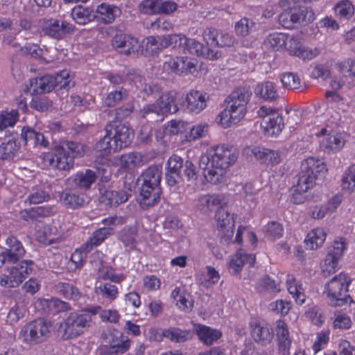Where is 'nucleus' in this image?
Listing matches in <instances>:
<instances>
[{"instance_id":"f257e3e1","label":"nucleus","mask_w":355,"mask_h":355,"mask_svg":"<svg viewBox=\"0 0 355 355\" xmlns=\"http://www.w3.org/2000/svg\"><path fill=\"white\" fill-rule=\"evenodd\" d=\"M237 157L238 153L233 147L214 146L201 155L199 166L203 170L205 178L216 184L222 180L225 169L234 164Z\"/></svg>"},{"instance_id":"f03ea898","label":"nucleus","mask_w":355,"mask_h":355,"mask_svg":"<svg viewBox=\"0 0 355 355\" xmlns=\"http://www.w3.org/2000/svg\"><path fill=\"white\" fill-rule=\"evenodd\" d=\"M251 96L252 92L245 87L233 91L225 99V107L218 114L217 123L222 128H227L240 122L246 114Z\"/></svg>"},{"instance_id":"7ed1b4c3","label":"nucleus","mask_w":355,"mask_h":355,"mask_svg":"<svg viewBox=\"0 0 355 355\" xmlns=\"http://www.w3.org/2000/svg\"><path fill=\"white\" fill-rule=\"evenodd\" d=\"M162 168L150 166L139 176L141 182L138 201L143 208H148L157 204L160 198Z\"/></svg>"},{"instance_id":"20e7f679","label":"nucleus","mask_w":355,"mask_h":355,"mask_svg":"<svg viewBox=\"0 0 355 355\" xmlns=\"http://www.w3.org/2000/svg\"><path fill=\"white\" fill-rule=\"evenodd\" d=\"M84 154L83 146L73 141H64L57 146L52 153L43 156L44 163L52 168L69 170L73 166V159Z\"/></svg>"},{"instance_id":"39448f33","label":"nucleus","mask_w":355,"mask_h":355,"mask_svg":"<svg viewBox=\"0 0 355 355\" xmlns=\"http://www.w3.org/2000/svg\"><path fill=\"white\" fill-rule=\"evenodd\" d=\"M99 307H87L82 312H71L61 324L64 339H72L83 334L90 326L92 317L97 314Z\"/></svg>"},{"instance_id":"423d86ee","label":"nucleus","mask_w":355,"mask_h":355,"mask_svg":"<svg viewBox=\"0 0 355 355\" xmlns=\"http://www.w3.org/2000/svg\"><path fill=\"white\" fill-rule=\"evenodd\" d=\"M326 173V165L322 161L309 157L302 163V171L295 186V191L299 193L306 192L313 187L315 179L324 176Z\"/></svg>"},{"instance_id":"0eeeda50","label":"nucleus","mask_w":355,"mask_h":355,"mask_svg":"<svg viewBox=\"0 0 355 355\" xmlns=\"http://www.w3.org/2000/svg\"><path fill=\"white\" fill-rule=\"evenodd\" d=\"M350 283L348 276L340 272L326 284V293L331 305L342 306L351 299L348 294Z\"/></svg>"},{"instance_id":"6e6552de","label":"nucleus","mask_w":355,"mask_h":355,"mask_svg":"<svg viewBox=\"0 0 355 355\" xmlns=\"http://www.w3.org/2000/svg\"><path fill=\"white\" fill-rule=\"evenodd\" d=\"M51 327L43 318L36 319L21 328L19 338L30 345L42 343L49 336Z\"/></svg>"},{"instance_id":"1a4fd4ad","label":"nucleus","mask_w":355,"mask_h":355,"mask_svg":"<svg viewBox=\"0 0 355 355\" xmlns=\"http://www.w3.org/2000/svg\"><path fill=\"white\" fill-rule=\"evenodd\" d=\"M32 260H22L15 266L7 269L8 274L0 276V285L6 288H16L33 271Z\"/></svg>"},{"instance_id":"9d476101","label":"nucleus","mask_w":355,"mask_h":355,"mask_svg":"<svg viewBox=\"0 0 355 355\" xmlns=\"http://www.w3.org/2000/svg\"><path fill=\"white\" fill-rule=\"evenodd\" d=\"M176 93L169 92L163 94L156 103L144 106L142 112L144 116L148 113H156L157 114H164L166 113H175L178 111L175 103Z\"/></svg>"},{"instance_id":"9b49d317","label":"nucleus","mask_w":355,"mask_h":355,"mask_svg":"<svg viewBox=\"0 0 355 355\" xmlns=\"http://www.w3.org/2000/svg\"><path fill=\"white\" fill-rule=\"evenodd\" d=\"M198 61L188 57H176L169 58L163 64V69L168 73L181 74H193L196 71Z\"/></svg>"},{"instance_id":"f8f14e48","label":"nucleus","mask_w":355,"mask_h":355,"mask_svg":"<svg viewBox=\"0 0 355 355\" xmlns=\"http://www.w3.org/2000/svg\"><path fill=\"white\" fill-rule=\"evenodd\" d=\"M42 31L46 36L62 40L73 32L74 26L66 21L51 18L44 21Z\"/></svg>"},{"instance_id":"ddd939ff","label":"nucleus","mask_w":355,"mask_h":355,"mask_svg":"<svg viewBox=\"0 0 355 355\" xmlns=\"http://www.w3.org/2000/svg\"><path fill=\"white\" fill-rule=\"evenodd\" d=\"M327 128H321L320 132H315L318 137H322L320 141V147L327 153L336 152L341 150L345 144V139L341 133H331Z\"/></svg>"},{"instance_id":"4468645a","label":"nucleus","mask_w":355,"mask_h":355,"mask_svg":"<svg viewBox=\"0 0 355 355\" xmlns=\"http://www.w3.org/2000/svg\"><path fill=\"white\" fill-rule=\"evenodd\" d=\"M108 130L111 131L112 137L118 150L128 146L132 139V132L130 129L125 125H116L109 123L107 125Z\"/></svg>"},{"instance_id":"2eb2a0df","label":"nucleus","mask_w":355,"mask_h":355,"mask_svg":"<svg viewBox=\"0 0 355 355\" xmlns=\"http://www.w3.org/2000/svg\"><path fill=\"white\" fill-rule=\"evenodd\" d=\"M202 36L204 40L211 46H230L234 43L232 36L214 28H207Z\"/></svg>"},{"instance_id":"dca6fc26","label":"nucleus","mask_w":355,"mask_h":355,"mask_svg":"<svg viewBox=\"0 0 355 355\" xmlns=\"http://www.w3.org/2000/svg\"><path fill=\"white\" fill-rule=\"evenodd\" d=\"M255 255L248 254L240 250L230 257L227 262V268L230 273L236 275L241 271L245 264L252 266L255 262Z\"/></svg>"},{"instance_id":"f3484780","label":"nucleus","mask_w":355,"mask_h":355,"mask_svg":"<svg viewBox=\"0 0 355 355\" xmlns=\"http://www.w3.org/2000/svg\"><path fill=\"white\" fill-rule=\"evenodd\" d=\"M127 78L141 92L144 98L150 96H155L160 92V87L157 84L145 83L141 76L135 71H130L127 75Z\"/></svg>"},{"instance_id":"a211bd4d","label":"nucleus","mask_w":355,"mask_h":355,"mask_svg":"<svg viewBox=\"0 0 355 355\" xmlns=\"http://www.w3.org/2000/svg\"><path fill=\"white\" fill-rule=\"evenodd\" d=\"M112 45L121 53L129 55L137 50V38L126 34H118L112 40Z\"/></svg>"},{"instance_id":"6ab92c4d","label":"nucleus","mask_w":355,"mask_h":355,"mask_svg":"<svg viewBox=\"0 0 355 355\" xmlns=\"http://www.w3.org/2000/svg\"><path fill=\"white\" fill-rule=\"evenodd\" d=\"M208 96L199 91L191 90L185 98L187 109L189 112L198 114L207 107Z\"/></svg>"},{"instance_id":"aec40b11","label":"nucleus","mask_w":355,"mask_h":355,"mask_svg":"<svg viewBox=\"0 0 355 355\" xmlns=\"http://www.w3.org/2000/svg\"><path fill=\"white\" fill-rule=\"evenodd\" d=\"M226 204L223 195H205L198 198L197 208L206 213L208 211L220 209Z\"/></svg>"},{"instance_id":"412c9836","label":"nucleus","mask_w":355,"mask_h":355,"mask_svg":"<svg viewBox=\"0 0 355 355\" xmlns=\"http://www.w3.org/2000/svg\"><path fill=\"white\" fill-rule=\"evenodd\" d=\"M121 14V9L116 6L103 3L97 6L94 18L103 24H108L112 23Z\"/></svg>"},{"instance_id":"4be33fe9","label":"nucleus","mask_w":355,"mask_h":355,"mask_svg":"<svg viewBox=\"0 0 355 355\" xmlns=\"http://www.w3.org/2000/svg\"><path fill=\"white\" fill-rule=\"evenodd\" d=\"M251 336L255 342L266 345L270 343L273 334L272 329L267 324H261L257 321L250 323Z\"/></svg>"},{"instance_id":"5701e85b","label":"nucleus","mask_w":355,"mask_h":355,"mask_svg":"<svg viewBox=\"0 0 355 355\" xmlns=\"http://www.w3.org/2000/svg\"><path fill=\"white\" fill-rule=\"evenodd\" d=\"M8 248L4 250L7 261L10 263L17 262L25 254V249L21 243L15 236H8L6 240Z\"/></svg>"},{"instance_id":"b1692460","label":"nucleus","mask_w":355,"mask_h":355,"mask_svg":"<svg viewBox=\"0 0 355 355\" xmlns=\"http://www.w3.org/2000/svg\"><path fill=\"white\" fill-rule=\"evenodd\" d=\"M288 1L291 12H295V17L299 18V21H295V24L306 26L315 19L313 12L307 6L300 5L299 1L295 2L293 0H288Z\"/></svg>"},{"instance_id":"393cba45","label":"nucleus","mask_w":355,"mask_h":355,"mask_svg":"<svg viewBox=\"0 0 355 355\" xmlns=\"http://www.w3.org/2000/svg\"><path fill=\"white\" fill-rule=\"evenodd\" d=\"M96 178L95 171L86 169L73 175L68 180L71 181L76 187L87 190L96 182Z\"/></svg>"},{"instance_id":"a878e982","label":"nucleus","mask_w":355,"mask_h":355,"mask_svg":"<svg viewBox=\"0 0 355 355\" xmlns=\"http://www.w3.org/2000/svg\"><path fill=\"white\" fill-rule=\"evenodd\" d=\"M248 150L251 155L261 163L275 165L281 162V156L277 151L260 147H253Z\"/></svg>"},{"instance_id":"bb28decb","label":"nucleus","mask_w":355,"mask_h":355,"mask_svg":"<svg viewBox=\"0 0 355 355\" xmlns=\"http://www.w3.org/2000/svg\"><path fill=\"white\" fill-rule=\"evenodd\" d=\"M341 199L339 196L331 198L326 205H315L311 207L309 215L313 219H321L325 216L332 214L340 204Z\"/></svg>"},{"instance_id":"cd10ccee","label":"nucleus","mask_w":355,"mask_h":355,"mask_svg":"<svg viewBox=\"0 0 355 355\" xmlns=\"http://www.w3.org/2000/svg\"><path fill=\"white\" fill-rule=\"evenodd\" d=\"M275 331L280 351L283 355H288L291 345V340L289 336L287 324L282 320H278L276 322Z\"/></svg>"},{"instance_id":"c85d7f7f","label":"nucleus","mask_w":355,"mask_h":355,"mask_svg":"<svg viewBox=\"0 0 355 355\" xmlns=\"http://www.w3.org/2000/svg\"><path fill=\"white\" fill-rule=\"evenodd\" d=\"M37 304L42 306L44 312L53 314L71 309L69 303L60 300L58 298L40 299L37 300Z\"/></svg>"},{"instance_id":"c756f323","label":"nucleus","mask_w":355,"mask_h":355,"mask_svg":"<svg viewBox=\"0 0 355 355\" xmlns=\"http://www.w3.org/2000/svg\"><path fill=\"white\" fill-rule=\"evenodd\" d=\"M130 196V193L125 190H106L102 193L100 200L105 205L113 207L125 202Z\"/></svg>"},{"instance_id":"7c9ffc66","label":"nucleus","mask_w":355,"mask_h":355,"mask_svg":"<svg viewBox=\"0 0 355 355\" xmlns=\"http://www.w3.org/2000/svg\"><path fill=\"white\" fill-rule=\"evenodd\" d=\"M254 94L266 101H275L279 98L277 85L271 81L258 84L254 89Z\"/></svg>"},{"instance_id":"2f4dec72","label":"nucleus","mask_w":355,"mask_h":355,"mask_svg":"<svg viewBox=\"0 0 355 355\" xmlns=\"http://www.w3.org/2000/svg\"><path fill=\"white\" fill-rule=\"evenodd\" d=\"M51 75H44L30 80L29 90L33 94L50 92L54 88Z\"/></svg>"},{"instance_id":"473e14b6","label":"nucleus","mask_w":355,"mask_h":355,"mask_svg":"<svg viewBox=\"0 0 355 355\" xmlns=\"http://www.w3.org/2000/svg\"><path fill=\"white\" fill-rule=\"evenodd\" d=\"M113 234L114 229L112 227H101L94 231L89 239L84 244L85 252H89L94 247L101 244Z\"/></svg>"},{"instance_id":"72a5a7b5","label":"nucleus","mask_w":355,"mask_h":355,"mask_svg":"<svg viewBox=\"0 0 355 355\" xmlns=\"http://www.w3.org/2000/svg\"><path fill=\"white\" fill-rule=\"evenodd\" d=\"M286 287L288 293L292 295L297 304L302 305L305 302L306 295L302 285L297 282L293 275H287Z\"/></svg>"},{"instance_id":"f704fd0d","label":"nucleus","mask_w":355,"mask_h":355,"mask_svg":"<svg viewBox=\"0 0 355 355\" xmlns=\"http://www.w3.org/2000/svg\"><path fill=\"white\" fill-rule=\"evenodd\" d=\"M283 120L279 114L276 111L269 116L268 119L261 121V126L268 135L273 136L279 134L282 129Z\"/></svg>"},{"instance_id":"c9c22d12","label":"nucleus","mask_w":355,"mask_h":355,"mask_svg":"<svg viewBox=\"0 0 355 355\" xmlns=\"http://www.w3.org/2000/svg\"><path fill=\"white\" fill-rule=\"evenodd\" d=\"M111 135V131L108 130L106 126L105 135L96 144L95 146V149L99 153L100 156L105 157L112 153L119 150L117 147L115 146V143L113 141Z\"/></svg>"},{"instance_id":"e433bc0d","label":"nucleus","mask_w":355,"mask_h":355,"mask_svg":"<svg viewBox=\"0 0 355 355\" xmlns=\"http://www.w3.org/2000/svg\"><path fill=\"white\" fill-rule=\"evenodd\" d=\"M116 159L120 166L126 169H131L135 167H139L144 164V157L137 152H132L121 155Z\"/></svg>"},{"instance_id":"4c0bfd02","label":"nucleus","mask_w":355,"mask_h":355,"mask_svg":"<svg viewBox=\"0 0 355 355\" xmlns=\"http://www.w3.org/2000/svg\"><path fill=\"white\" fill-rule=\"evenodd\" d=\"M279 6L282 8L283 11L279 15V24L285 28H293L295 25V21H299V18L295 17V12H291L288 0H281Z\"/></svg>"},{"instance_id":"58836bf2","label":"nucleus","mask_w":355,"mask_h":355,"mask_svg":"<svg viewBox=\"0 0 355 355\" xmlns=\"http://www.w3.org/2000/svg\"><path fill=\"white\" fill-rule=\"evenodd\" d=\"M195 330L199 339L207 345H211L222 335L219 331L205 325H197Z\"/></svg>"},{"instance_id":"ea45409f","label":"nucleus","mask_w":355,"mask_h":355,"mask_svg":"<svg viewBox=\"0 0 355 355\" xmlns=\"http://www.w3.org/2000/svg\"><path fill=\"white\" fill-rule=\"evenodd\" d=\"M61 202L67 207L76 209L88 202V198L85 194H76L71 192H63L60 196Z\"/></svg>"},{"instance_id":"a19ab883","label":"nucleus","mask_w":355,"mask_h":355,"mask_svg":"<svg viewBox=\"0 0 355 355\" xmlns=\"http://www.w3.org/2000/svg\"><path fill=\"white\" fill-rule=\"evenodd\" d=\"M137 236L135 228L125 227L119 232L118 239L126 250L130 251L135 250L137 245Z\"/></svg>"},{"instance_id":"79ce46f5","label":"nucleus","mask_w":355,"mask_h":355,"mask_svg":"<svg viewBox=\"0 0 355 355\" xmlns=\"http://www.w3.org/2000/svg\"><path fill=\"white\" fill-rule=\"evenodd\" d=\"M327 237L325 231L322 228H315L306 236L305 244L307 249L315 250L321 246Z\"/></svg>"},{"instance_id":"37998d69","label":"nucleus","mask_w":355,"mask_h":355,"mask_svg":"<svg viewBox=\"0 0 355 355\" xmlns=\"http://www.w3.org/2000/svg\"><path fill=\"white\" fill-rule=\"evenodd\" d=\"M20 143L15 138L10 139L0 145V158L12 159L16 157L20 150Z\"/></svg>"},{"instance_id":"c03bdc74","label":"nucleus","mask_w":355,"mask_h":355,"mask_svg":"<svg viewBox=\"0 0 355 355\" xmlns=\"http://www.w3.org/2000/svg\"><path fill=\"white\" fill-rule=\"evenodd\" d=\"M128 96V92L123 87H119L107 94L103 98L102 104L105 107H114L119 102L125 100Z\"/></svg>"},{"instance_id":"a18cd8bd","label":"nucleus","mask_w":355,"mask_h":355,"mask_svg":"<svg viewBox=\"0 0 355 355\" xmlns=\"http://www.w3.org/2000/svg\"><path fill=\"white\" fill-rule=\"evenodd\" d=\"M164 335L165 338L175 343H183L193 337V333L191 330H182L177 327H170L165 329Z\"/></svg>"},{"instance_id":"49530a36","label":"nucleus","mask_w":355,"mask_h":355,"mask_svg":"<svg viewBox=\"0 0 355 355\" xmlns=\"http://www.w3.org/2000/svg\"><path fill=\"white\" fill-rule=\"evenodd\" d=\"M56 292L67 299L73 301L78 300L82 294L78 288L73 284L66 282H59L55 285Z\"/></svg>"},{"instance_id":"de8ad7c7","label":"nucleus","mask_w":355,"mask_h":355,"mask_svg":"<svg viewBox=\"0 0 355 355\" xmlns=\"http://www.w3.org/2000/svg\"><path fill=\"white\" fill-rule=\"evenodd\" d=\"M171 296L176 302V305L181 310L189 311L193 306L192 300L188 293L182 291L180 288L176 287L171 293Z\"/></svg>"},{"instance_id":"09e8293b","label":"nucleus","mask_w":355,"mask_h":355,"mask_svg":"<svg viewBox=\"0 0 355 355\" xmlns=\"http://www.w3.org/2000/svg\"><path fill=\"white\" fill-rule=\"evenodd\" d=\"M286 34L274 33L268 35L264 40L263 44L266 48L274 51L283 50L285 47Z\"/></svg>"},{"instance_id":"8fccbe9b","label":"nucleus","mask_w":355,"mask_h":355,"mask_svg":"<svg viewBox=\"0 0 355 355\" xmlns=\"http://www.w3.org/2000/svg\"><path fill=\"white\" fill-rule=\"evenodd\" d=\"M71 16L76 23L83 25L94 18V14L89 8L78 6L73 9Z\"/></svg>"},{"instance_id":"3c124183","label":"nucleus","mask_w":355,"mask_h":355,"mask_svg":"<svg viewBox=\"0 0 355 355\" xmlns=\"http://www.w3.org/2000/svg\"><path fill=\"white\" fill-rule=\"evenodd\" d=\"M50 199L49 192L44 187H37L32 189L26 200L30 204H39Z\"/></svg>"},{"instance_id":"603ef678","label":"nucleus","mask_w":355,"mask_h":355,"mask_svg":"<svg viewBox=\"0 0 355 355\" xmlns=\"http://www.w3.org/2000/svg\"><path fill=\"white\" fill-rule=\"evenodd\" d=\"M336 15L345 19H350L355 12V8L349 0H342L335 6Z\"/></svg>"},{"instance_id":"864d4df0","label":"nucleus","mask_w":355,"mask_h":355,"mask_svg":"<svg viewBox=\"0 0 355 355\" xmlns=\"http://www.w3.org/2000/svg\"><path fill=\"white\" fill-rule=\"evenodd\" d=\"M342 188L349 192H355V164L350 166L345 172L342 179Z\"/></svg>"},{"instance_id":"5fc2aeb1","label":"nucleus","mask_w":355,"mask_h":355,"mask_svg":"<svg viewBox=\"0 0 355 355\" xmlns=\"http://www.w3.org/2000/svg\"><path fill=\"white\" fill-rule=\"evenodd\" d=\"M112 350V354L115 355H121L126 353L130 348V340L129 339H123V336L116 339H112L109 344Z\"/></svg>"},{"instance_id":"6e6d98bb","label":"nucleus","mask_w":355,"mask_h":355,"mask_svg":"<svg viewBox=\"0 0 355 355\" xmlns=\"http://www.w3.org/2000/svg\"><path fill=\"white\" fill-rule=\"evenodd\" d=\"M19 119L17 110H12L10 112H2L0 114V132L8 127H12Z\"/></svg>"},{"instance_id":"4d7b16f0","label":"nucleus","mask_w":355,"mask_h":355,"mask_svg":"<svg viewBox=\"0 0 355 355\" xmlns=\"http://www.w3.org/2000/svg\"><path fill=\"white\" fill-rule=\"evenodd\" d=\"M51 77L53 80V88L58 87L60 89H69L73 86V83L71 84L70 73L67 70H63L55 76H51Z\"/></svg>"},{"instance_id":"13d9d810","label":"nucleus","mask_w":355,"mask_h":355,"mask_svg":"<svg viewBox=\"0 0 355 355\" xmlns=\"http://www.w3.org/2000/svg\"><path fill=\"white\" fill-rule=\"evenodd\" d=\"M164 48H166L164 35L149 36L146 38V49L150 53H157Z\"/></svg>"},{"instance_id":"bf43d9fd","label":"nucleus","mask_w":355,"mask_h":355,"mask_svg":"<svg viewBox=\"0 0 355 355\" xmlns=\"http://www.w3.org/2000/svg\"><path fill=\"white\" fill-rule=\"evenodd\" d=\"M96 292L110 301L114 300L119 294L117 287L110 283L101 284L96 288Z\"/></svg>"},{"instance_id":"052dcab7","label":"nucleus","mask_w":355,"mask_h":355,"mask_svg":"<svg viewBox=\"0 0 355 355\" xmlns=\"http://www.w3.org/2000/svg\"><path fill=\"white\" fill-rule=\"evenodd\" d=\"M92 307H99L97 314L103 322H107L112 324L119 322L121 315L116 309H102L101 306H92Z\"/></svg>"},{"instance_id":"680f3d73","label":"nucleus","mask_w":355,"mask_h":355,"mask_svg":"<svg viewBox=\"0 0 355 355\" xmlns=\"http://www.w3.org/2000/svg\"><path fill=\"white\" fill-rule=\"evenodd\" d=\"M205 47L203 44L194 39L188 38L186 44L183 46L182 51L184 53H190L196 55H202L204 53Z\"/></svg>"},{"instance_id":"e2e57ef3","label":"nucleus","mask_w":355,"mask_h":355,"mask_svg":"<svg viewBox=\"0 0 355 355\" xmlns=\"http://www.w3.org/2000/svg\"><path fill=\"white\" fill-rule=\"evenodd\" d=\"M166 48H180L182 50L183 46L187 41V37L182 34H169L164 35Z\"/></svg>"},{"instance_id":"0e129e2a","label":"nucleus","mask_w":355,"mask_h":355,"mask_svg":"<svg viewBox=\"0 0 355 355\" xmlns=\"http://www.w3.org/2000/svg\"><path fill=\"white\" fill-rule=\"evenodd\" d=\"M255 30V24L248 18H242L235 25V31L238 35L245 36Z\"/></svg>"},{"instance_id":"69168bd1","label":"nucleus","mask_w":355,"mask_h":355,"mask_svg":"<svg viewBox=\"0 0 355 355\" xmlns=\"http://www.w3.org/2000/svg\"><path fill=\"white\" fill-rule=\"evenodd\" d=\"M262 231L266 234V236L272 239H279L283 235L282 226L275 221H271L263 226Z\"/></svg>"},{"instance_id":"338daca9","label":"nucleus","mask_w":355,"mask_h":355,"mask_svg":"<svg viewBox=\"0 0 355 355\" xmlns=\"http://www.w3.org/2000/svg\"><path fill=\"white\" fill-rule=\"evenodd\" d=\"M10 21L12 24L8 28H11L14 34H18L22 31H28L32 27L31 21L24 15H20L18 19Z\"/></svg>"},{"instance_id":"774afa93","label":"nucleus","mask_w":355,"mask_h":355,"mask_svg":"<svg viewBox=\"0 0 355 355\" xmlns=\"http://www.w3.org/2000/svg\"><path fill=\"white\" fill-rule=\"evenodd\" d=\"M351 120V116L347 114H342V113L337 110H334L327 121V126L332 128L343 126L349 123Z\"/></svg>"}]
</instances>
